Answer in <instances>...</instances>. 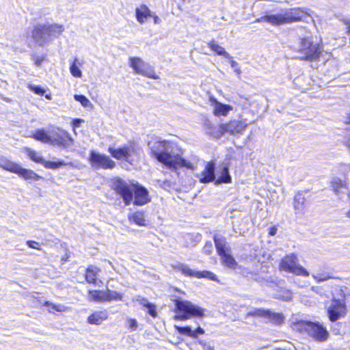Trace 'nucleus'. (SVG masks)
Masks as SVG:
<instances>
[{
  "mask_svg": "<svg viewBox=\"0 0 350 350\" xmlns=\"http://www.w3.org/2000/svg\"><path fill=\"white\" fill-rule=\"evenodd\" d=\"M151 154L160 163L170 170L178 167H186L194 170L197 168L199 159L197 156H191L185 159L180 156L181 150L178 146L167 140L151 142L148 143Z\"/></svg>",
  "mask_w": 350,
  "mask_h": 350,
  "instance_id": "1",
  "label": "nucleus"
},
{
  "mask_svg": "<svg viewBox=\"0 0 350 350\" xmlns=\"http://www.w3.org/2000/svg\"><path fill=\"white\" fill-rule=\"evenodd\" d=\"M111 187L123 199L126 205L133 200L136 205L142 206L150 201L148 190L138 184H133L120 178L111 180Z\"/></svg>",
  "mask_w": 350,
  "mask_h": 350,
  "instance_id": "2",
  "label": "nucleus"
},
{
  "mask_svg": "<svg viewBox=\"0 0 350 350\" xmlns=\"http://www.w3.org/2000/svg\"><path fill=\"white\" fill-rule=\"evenodd\" d=\"M308 17L304 10L299 8H293L282 10L276 14H270L257 18L255 22H267L273 25H281L299 21H305Z\"/></svg>",
  "mask_w": 350,
  "mask_h": 350,
  "instance_id": "3",
  "label": "nucleus"
},
{
  "mask_svg": "<svg viewBox=\"0 0 350 350\" xmlns=\"http://www.w3.org/2000/svg\"><path fill=\"white\" fill-rule=\"evenodd\" d=\"M64 31L62 25L53 24H38L32 31V38L34 42L40 46L48 45L53 40L58 38Z\"/></svg>",
  "mask_w": 350,
  "mask_h": 350,
  "instance_id": "4",
  "label": "nucleus"
},
{
  "mask_svg": "<svg viewBox=\"0 0 350 350\" xmlns=\"http://www.w3.org/2000/svg\"><path fill=\"white\" fill-rule=\"evenodd\" d=\"M295 50L299 59L312 62L319 59L323 49L319 44L314 43L308 37L301 38Z\"/></svg>",
  "mask_w": 350,
  "mask_h": 350,
  "instance_id": "5",
  "label": "nucleus"
},
{
  "mask_svg": "<svg viewBox=\"0 0 350 350\" xmlns=\"http://www.w3.org/2000/svg\"><path fill=\"white\" fill-rule=\"evenodd\" d=\"M175 312L176 314L174 319L178 321H185L192 317H202L204 309L187 300L176 299Z\"/></svg>",
  "mask_w": 350,
  "mask_h": 350,
  "instance_id": "6",
  "label": "nucleus"
},
{
  "mask_svg": "<svg viewBox=\"0 0 350 350\" xmlns=\"http://www.w3.org/2000/svg\"><path fill=\"white\" fill-rule=\"evenodd\" d=\"M297 329L305 331L308 334L319 342H323L329 338V332L327 328L319 322L300 321L296 325Z\"/></svg>",
  "mask_w": 350,
  "mask_h": 350,
  "instance_id": "7",
  "label": "nucleus"
},
{
  "mask_svg": "<svg viewBox=\"0 0 350 350\" xmlns=\"http://www.w3.org/2000/svg\"><path fill=\"white\" fill-rule=\"evenodd\" d=\"M280 269L297 275L308 276L309 272L298 263V258L294 254L285 256L280 263Z\"/></svg>",
  "mask_w": 350,
  "mask_h": 350,
  "instance_id": "8",
  "label": "nucleus"
},
{
  "mask_svg": "<svg viewBox=\"0 0 350 350\" xmlns=\"http://www.w3.org/2000/svg\"><path fill=\"white\" fill-rule=\"evenodd\" d=\"M327 313L331 321H336L346 314L345 295L342 290H340L339 298L336 299L334 297L332 299L331 304L327 309Z\"/></svg>",
  "mask_w": 350,
  "mask_h": 350,
  "instance_id": "9",
  "label": "nucleus"
},
{
  "mask_svg": "<svg viewBox=\"0 0 350 350\" xmlns=\"http://www.w3.org/2000/svg\"><path fill=\"white\" fill-rule=\"evenodd\" d=\"M129 64L136 74L141 75L152 79H159L158 75L155 74L153 66L144 62L142 58L138 57H131L129 59Z\"/></svg>",
  "mask_w": 350,
  "mask_h": 350,
  "instance_id": "10",
  "label": "nucleus"
},
{
  "mask_svg": "<svg viewBox=\"0 0 350 350\" xmlns=\"http://www.w3.org/2000/svg\"><path fill=\"white\" fill-rule=\"evenodd\" d=\"M88 161L91 167L94 169H113L116 167V163L109 156L101 154L95 150H91Z\"/></svg>",
  "mask_w": 350,
  "mask_h": 350,
  "instance_id": "11",
  "label": "nucleus"
},
{
  "mask_svg": "<svg viewBox=\"0 0 350 350\" xmlns=\"http://www.w3.org/2000/svg\"><path fill=\"white\" fill-rule=\"evenodd\" d=\"M73 143L72 138L64 130L57 129L50 132V144L64 148H69Z\"/></svg>",
  "mask_w": 350,
  "mask_h": 350,
  "instance_id": "12",
  "label": "nucleus"
},
{
  "mask_svg": "<svg viewBox=\"0 0 350 350\" xmlns=\"http://www.w3.org/2000/svg\"><path fill=\"white\" fill-rule=\"evenodd\" d=\"M174 267L182 272L186 276L195 277L197 278H208L213 281H217V275L209 271H197L192 270L188 265L183 263H178Z\"/></svg>",
  "mask_w": 350,
  "mask_h": 350,
  "instance_id": "13",
  "label": "nucleus"
},
{
  "mask_svg": "<svg viewBox=\"0 0 350 350\" xmlns=\"http://www.w3.org/2000/svg\"><path fill=\"white\" fill-rule=\"evenodd\" d=\"M133 151V148L131 146H124L118 148L109 147L108 148V152L113 158L118 160H125L126 161H129V157Z\"/></svg>",
  "mask_w": 350,
  "mask_h": 350,
  "instance_id": "14",
  "label": "nucleus"
},
{
  "mask_svg": "<svg viewBox=\"0 0 350 350\" xmlns=\"http://www.w3.org/2000/svg\"><path fill=\"white\" fill-rule=\"evenodd\" d=\"M196 176L199 178L200 182L202 183L214 181L215 179L214 163H207L204 170L200 174H198Z\"/></svg>",
  "mask_w": 350,
  "mask_h": 350,
  "instance_id": "15",
  "label": "nucleus"
},
{
  "mask_svg": "<svg viewBox=\"0 0 350 350\" xmlns=\"http://www.w3.org/2000/svg\"><path fill=\"white\" fill-rule=\"evenodd\" d=\"M245 126L238 120H232L226 124H221V131H223V135L228 133L230 135H235L241 133Z\"/></svg>",
  "mask_w": 350,
  "mask_h": 350,
  "instance_id": "16",
  "label": "nucleus"
},
{
  "mask_svg": "<svg viewBox=\"0 0 350 350\" xmlns=\"http://www.w3.org/2000/svg\"><path fill=\"white\" fill-rule=\"evenodd\" d=\"M213 240L219 256L226 252H230V247L228 244L224 237L221 235H215Z\"/></svg>",
  "mask_w": 350,
  "mask_h": 350,
  "instance_id": "17",
  "label": "nucleus"
},
{
  "mask_svg": "<svg viewBox=\"0 0 350 350\" xmlns=\"http://www.w3.org/2000/svg\"><path fill=\"white\" fill-rule=\"evenodd\" d=\"M108 318V312L106 310L94 312L87 319V322L91 325H100Z\"/></svg>",
  "mask_w": 350,
  "mask_h": 350,
  "instance_id": "18",
  "label": "nucleus"
},
{
  "mask_svg": "<svg viewBox=\"0 0 350 350\" xmlns=\"http://www.w3.org/2000/svg\"><path fill=\"white\" fill-rule=\"evenodd\" d=\"M213 107V113L216 116H227L232 107L229 105L223 104L218 102L215 98H211Z\"/></svg>",
  "mask_w": 350,
  "mask_h": 350,
  "instance_id": "19",
  "label": "nucleus"
},
{
  "mask_svg": "<svg viewBox=\"0 0 350 350\" xmlns=\"http://www.w3.org/2000/svg\"><path fill=\"white\" fill-rule=\"evenodd\" d=\"M152 16V12L148 7L144 4L140 5L135 9V16L137 22L141 25L144 24L147 19Z\"/></svg>",
  "mask_w": 350,
  "mask_h": 350,
  "instance_id": "20",
  "label": "nucleus"
},
{
  "mask_svg": "<svg viewBox=\"0 0 350 350\" xmlns=\"http://www.w3.org/2000/svg\"><path fill=\"white\" fill-rule=\"evenodd\" d=\"M175 328L179 334L186 335L193 338H196L199 334L201 335L204 334V330L201 327H198L195 330H192L189 326L181 327L175 325Z\"/></svg>",
  "mask_w": 350,
  "mask_h": 350,
  "instance_id": "21",
  "label": "nucleus"
},
{
  "mask_svg": "<svg viewBox=\"0 0 350 350\" xmlns=\"http://www.w3.org/2000/svg\"><path fill=\"white\" fill-rule=\"evenodd\" d=\"M221 124L218 126L213 125L210 120H206L204 122V130L206 133L214 138H219L223 135V131H221Z\"/></svg>",
  "mask_w": 350,
  "mask_h": 350,
  "instance_id": "22",
  "label": "nucleus"
},
{
  "mask_svg": "<svg viewBox=\"0 0 350 350\" xmlns=\"http://www.w3.org/2000/svg\"><path fill=\"white\" fill-rule=\"evenodd\" d=\"M21 166L5 157H0V167L10 172L18 174Z\"/></svg>",
  "mask_w": 350,
  "mask_h": 350,
  "instance_id": "23",
  "label": "nucleus"
},
{
  "mask_svg": "<svg viewBox=\"0 0 350 350\" xmlns=\"http://www.w3.org/2000/svg\"><path fill=\"white\" fill-rule=\"evenodd\" d=\"M17 174L26 180H38L42 178V176L37 174L33 170L23 168L22 167H20Z\"/></svg>",
  "mask_w": 350,
  "mask_h": 350,
  "instance_id": "24",
  "label": "nucleus"
},
{
  "mask_svg": "<svg viewBox=\"0 0 350 350\" xmlns=\"http://www.w3.org/2000/svg\"><path fill=\"white\" fill-rule=\"evenodd\" d=\"M223 265L231 269H236L238 264L230 252H226L219 256Z\"/></svg>",
  "mask_w": 350,
  "mask_h": 350,
  "instance_id": "25",
  "label": "nucleus"
},
{
  "mask_svg": "<svg viewBox=\"0 0 350 350\" xmlns=\"http://www.w3.org/2000/svg\"><path fill=\"white\" fill-rule=\"evenodd\" d=\"M135 300L136 301H137L139 304H141L142 306H144V307H146L147 309H148V313L152 316V317H156L157 315V312H156V308H155V306L153 305L151 303H149L148 299L145 297H143L142 296H137L135 298Z\"/></svg>",
  "mask_w": 350,
  "mask_h": 350,
  "instance_id": "26",
  "label": "nucleus"
},
{
  "mask_svg": "<svg viewBox=\"0 0 350 350\" xmlns=\"http://www.w3.org/2000/svg\"><path fill=\"white\" fill-rule=\"evenodd\" d=\"M129 219L139 226H145L144 213L142 211H136L129 215Z\"/></svg>",
  "mask_w": 350,
  "mask_h": 350,
  "instance_id": "27",
  "label": "nucleus"
},
{
  "mask_svg": "<svg viewBox=\"0 0 350 350\" xmlns=\"http://www.w3.org/2000/svg\"><path fill=\"white\" fill-rule=\"evenodd\" d=\"M208 45L217 55L224 56L228 59H232L230 54L225 51L224 48L216 44L214 41L208 42Z\"/></svg>",
  "mask_w": 350,
  "mask_h": 350,
  "instance_id": "28",
  "label": "nucleus"
},
{
  "mask_svg": "<svg viewBox=\"0 0 350 350\" xmlns=\"http://www.w3.org/2000/svg\"><path fill=\"white\" fill-rule=\"evenodd\" d=\"M91 299L98 302L105 301L106 291L92 290L89 291Z\"/></svg>",
  "mask_w": 350,
  "mask_h": 350,
  "instance_id": "29",
  "label": "nucleus"
},
{
  "mask_svg": "<svg viewBox=\"0 0 350 350\" xmlns=\"http://www.w3.org/2000/svg\"><path fill=\"white\" fill-rule=\"evenodd\" d=\"M99 271L96 267H90L86 270L85 280L90 284L96 282V273Z\"/></svg>",
  "mask_w": 350,
  "mask_h": 350,
  "instance_id": "30",
  "label": "nucleus"
},
{
  "mask_svg": "<svg viewBox=\"0 0 350 350\" xmlns=\"http://www.w3.org/2000/svg\"><path fill=\"white\" fill-rule=\"evenodd\" d=\"M33 137L36 140L40 141L45 144H50V133L48 134L44 130H38L33 135Z\"/></svg>",
  "mask_w": 350,
  "mask_h": 350,
  "instance_id": "31",
  "label": "nucleus"
},
{
  "mask_svg": "<svg viewBox=\"0 0 350 350\" xmlns=\"http://www.w3.org/2000/svg\"><path fill=\"white\" fill-rule=\"evenodd\" d=\"M266 318L274 324H281L284 321V317L282 314L272 312L267 310Z\"/></svg>",
  "mask_w": 350,
  "mask_h": 350,
  "instance_id": "32",
  "label": "nucleus"
},
{
  "mask_svg": "<svg viewBox=\"0 0 350 350\" xmlns=\"http://www.w3.org/2000/svg\"><path fill=\"white\" fill-rule=\"evenodd\" d=\"M122 297L123 295L121 293L117 292L116 291L109 290L108 288L106 290L105 301H122Z\"/></svg>",
  "mask_w": 350,
  "mask_h": 350,
  "instance_id": "33",
  "label": "nucleus"
},
{
  "mask_svg": "<svg viewBox=\"0 0 350 350\" xmlns=\"http://www.w3.org/2000/svg\"><path fill=\"white\" fill-rule=\"evenodd\" d=\"M312 277L317 283L323 282L329 279L335 278V277L332 275L328 272H317L312 274Z\"/></svg>",
  "mask_w": 350,
  "mask_h": 350,
  "instance_id": "34",
  "label": "nucleus"
},
{
  "mask_svg": "<svg viewBox=\"0 0 350 350\" xmlns=\"http://www.w3.org/2000/svg\"><path fill=\"white\" fill-rule=\"evenodd\" d=\"M306 199L301 193H297L294 198V208L297 211H301L304 208Z\"/></svg>",
  "mask_w": 350,
  "mask_h": 350,
  "instance_id": "35",
  "label": "nucleus"
},
{
  "mask_svg": "<svg viewBox=\"0 0 350 350\" xmlns=\"http://www.w3.org/2000/svg\"><path fill=\"white\" fill-rule=\"evenodd\" d=\"M231 182V177L229 174V170L228 167H224L221 170V176L218 178L217 180L216 181L217 183H230Z\"/></svg>",
  "mask_w": 350,
  "mask_h": 350,
  "instance_id": "36",
  "label": "nucleus"
},
{
  "mask_svg": "<svg viewBox=\"0 0 350 350\" xmlns=\"http://www.w3.org/2000/svg\"><path fill=\"white\" fill-rule=\"evenodd\" d=\"M44 167L48 169H52L55 170L57 169L62 166L66 165V163L63 161H48L46 160H43V162L42 163Z\"/></svg>",
  "mask_w": 350,
  "mask_h": 350,
  "instance_id": "37",
  "label": "nucleus"
},
{
  "mask_svg": "<svg viewBox=\"0 0 350 350\" xmlns=\"http://www.w3.org/2000/svg\"><path fill=\"white\" fill-rule=\"evenodd\" d=\"M26 152L29 157L34 162L41 164L42 163L44 159H42L40 154L36 152L31 148H26Z\"/></svg>",
  "mask_w": 350,
  "mask_h": 350,
  "instance_id": "38",
  "label": "nucleus"
},
{
  "mask_svg": "<svg viewBox=\"0 0 350 350\" xmlns=\"http://www.w3.org/2000/svg\"><path fill=\"white\" fill-rule=\"evenodd\" d=\"M74 98L75 100L79 101L83 107L92 108L93 107L90 100L83 95L75 94Z\"/></svg>",
  "mask_w": 350,
  "mask_h": 350,
  "instance_id": "39",
  "label": "nucleus"
},
{
  "mask_svg": "<svg viewBox=\"0 0 350 350\" xmlns=\"http://www.w3.org/2000/svg\"><path fill=\"white\" fill-rule=\"evenodd\" d=\"M345 186V184L338 178H334L332 180V187L336 194L340 193V189Z\"/></svg>",
  "mask_w": 350,
  "mask_h": 350,
  "instance_id": "40",
  "label": "nucleus"
},
{
  "mask_svg": "<svg viewBox=\"0 0 350 350\" xmlns=\"http://www.w3.org/2000/svg\"><path fill=\"white\" fill-rule=\"evenodd\" d=\"M77 62H78L77 59H75L74 60L73 63L70 66V73L72 74V75L73 77L80 78L82 75V73H81V70L77 66Z\"/></svg>",
  "mask_w": 350,
  "mask_h": 350,
  "instance_id": "41",
  "label": "nucleus"
},
{
  "mask_svg": "<svg viewBox=\"0 0 350 350\" xmlns=\"http://www.w3.org/2000/svg\"><path fill=\"white\" fill-rule=\"evenodd\" d=\"M267 313V310H264L261 308L255 309L254 310L250 311L248 312V316H255V317H264L266 318Z\"/></svg>",
  "mask_w": 350,
  "mask_h": 350,
  "instance_id": "42",
  "label": "nucleus"
},
{
  "mask_svg": "<svg viewBox=\"0 0 350 350\" xmlns=\"http://www.w3.org/2000/svg\"><path fill=\"white\" fill-rule=\"evenodd\" d=\"M44 306L50 307L51 309L57 311V312H63L66 310V307L64 305L62 304H55L53 303H51L49 301H46L44 303Z\"/></svg>",
  "mask_w": 350,
  "mask_h": 350,
  "instance_id": "43",
  "label": "nucleus"
},
{
  "mask_svg": "<svg viewBox=\"0 0 350 350\" xmlns=\"http://www.w3.org/2000/svg\"><path fill=\"white\" fill-rule=\"evenodd\" d=\"M29 88L38 95L42 96L45 93V90L38 85H29Z\"/></svg>",
  "mask_w": 350,
  "mask_h": 350,
  "instance_id": "44",
  "label": "nucleus"
},
{
  "mask_svg": "<svg viewBox=\"0 0 350 350\" xmlns=\"http://www.w3.org/2000/svg\"><path fill=\"white\" fill-rule=\"evenodd\" d=\"M213 248V244L211 241H207L204 247L203 252L206 254H210Z\"/></svg>",
  "mask_w": 350,
  "mask_h": 350,
  "instance_id": "45",
  "label": "nucleus"
},
{
  "mask_svg": "<svg viewBox=\"0 0 350 350\" xmlns=\"http://www.w3.org/2000/svg\"><path fill=\"white\" fill-rule=\"evenodd\" d=\"M27 245L29 247H31V248L36 249V250H41V248L40 247V243L36 242V241H27Z\"/></svg>",
  "mask_w": 350,
  "mask_h": 350,
  "instance_id": "46",
  "label": "nucleus"
},
{
  "mask_svg": "<svg viewBox=\"0 0 350 350\" xmlns=\"http://www.w3.org/2000/svg\"><path fill=\"white\" fill-rule=\"evenodd\" d=\"M129 326L130 328L133 329H135L137 327V321L134 319H129Z\"/></svg>",
  "mask_w": 350,
  "mask_h": 350,
  "instance_id": "47",
  "label": "nucleus"
},
{
  "mask_svg": "<svg viewBox=\"0 0 350 350\" xmlns=\"http://www.w3.org/2000/svg\"><path fill=\"white\" fill-rule=\"evenodd\" d=\"M33 59H34L35 64L37 66H40L42 62L44 61V57H40V56H35Z\"/></svg>",
  "mask_w": 350,
  "mask_h": 350,
  "instance_id": "48",
  "label": "nucleus"
},
{
  "mask_svg": "<svg viewBox=\"0 0 350 350\" xmlns=\"http://www.w3.org/2000/svg\"><path fill=\"white\" fill-rule=\"evenodd\" d=\"M311 289L312 291H314L321 295L323 294V293L322 292L323 286H312Z\"/></svg>",
  "mask_w": 350,
  "mask_h": 350,
  "instance_id": "49",
  "label": "nucleus"
},
{
  "mask_svg": "<svg viewBox=\"0 0 350 350\" xmlns=\"http://www.w3.org/2000/svg\"><path fill=\"white\" fill-rule=\"evenodd\" d=\"M150 17L153 18L154 24H156V25L161 24V20L156 14H154V13H152V16H150Z\"/></svg>",
  "mask_w": 350,
  "mask_h": 350,
  "instance_id": "50",
  "label": "nucleus"
},
{
  "mask_svg": "<svg viewBox=\"0 0 350 350\" xmlns=\"http://www.w3.org/2000/svg\"><path fill=\"white\" fill-rule=\"evenodd\" d=\"M286 295H283L282 297V299L285 301H288L291 299V293L288 291H287L286 293Z\"/></svg>",
  "mask_w": 350,
  "mask_h": 350,
  "instance_id": "51",
  "label": "nucleus"
},
{
  "mask_svg": "<svg viewBox=\"0 0 350 350\" xmlns=\"http://www.w3.org/2000/svg\"><path fill=\"white\" fill-rule=\"evenodd\" d=\"M82 122H83V120L81 119H75L72 122V124L75 127H79Z\"/></svg>",
  "mask_w": 350,
  "mask_h": 350,
  "instance_id": "52",
  "label": "nucleus"
},
{
  "mask_svg": "<svg viewBox=\"0 0 350 350\" xmlns=\"http://www.w3.org/2000/svg\"><path fill=\"white\" fill-rule=\"evenodd\" d=\"M230 59V65L232 66V68H234V69L237 68V66H238V63L234 60H232V59Z\"/></svg>",
  "mask_w": 350,
  "mask_h": 350,
  "instance_id": "53",
  "label": "nucleus"
},
{
  "mask_svg": "<svg viewBox=\"0 0 350 350\" xmlns=\"http://www.w3.org/2000/svg\"><path fill=\"white\" fill-rule=\"evenodd\" d=\"M346 123L350 124V112H349V116L347 118V120L346 121ZM347 143L348 146L350 147V136L348 137Z\"/></svg>",
  "mask_w": 350,
  "mask_h": 350,
  "instance_id": "54",
  "label": "nucleus"
},
{
  "mask_svg": "<svg viewBox=\"0 0 350 350\" xmlns=\"http://www.w3.org/2000/svg\"><path fill=\"white\" fill-rule=\"evenodd\" d=\"M199 344L201 345L203 347V349H205L206 347V342L202 340H200L198 341Z\"/></svg>",
  "mask_w": 350,
  "mask_h": 350,
  "instance_id": "55",
  "label": "nucleus"
},
{
  "mask_svg": "<svg viewBox=\"0 0 350 350\" xmlns=\"http://www.w3.org/2000/svg\"><path fill=\"white\" fill-rule=\"evenodd\" d=\"M276 230H277V229L273 228L271 230V231L269 232V234L273 236L275 234Z\"/></svg>",
  "mask_w": 350,
  "mask_h": 350,
  "instance_id": "56",
  "label": "nucleus"
},
{
  "mask_svg": "<svg viewBox=\"0 0 350 350\" xmlns=\"http://www.w3.org/2000/svg\"><path fill=\"white\" fill-rule=\"evenodd\" d=\"M234 72H235L238 75H239L241 74V71L240 68H235V69H234Z\"/></svg>",
  "mask_w": 350,
  "mask_h": 350,
  "instance_id": "57",
  "label": "nucleus"
},
{
  "mask_svg": "<svg viewBox=\"0 0 350 350\" xmlns=\"http://www.w3.org/2000/svg\"><path fill=\"white\" fill-rule=\"evenodd\" d=\"M45 98H46V99H48V100H50L52 99V97H51V94H46V95H45Z\"/></svg>",
  "mask_w": 350,
  "mask_h": 350,
  "instance_id": "58",
  "label": "nucleus"
},
{
  "mask_svg": "<svg viewBox=\"0 0 350 350\" xmlns=\"http://www.w3.org/2000/svg\"><path fill=\"white\" fill-rule=\"evenodd\" d=\"M209 348H213V347H211V345L206 344V347H205V349H204V350H209Z\"/></svg>",
  "mask_w": 350,
  "mask_h": 350,
  "instance_id": "59",
  "label": "nucleus"
},
{
  "mask_svg": "<svg viewBox=\"0 0 350 350\" xmlns=\"http://www.w3.org/2000/svg\"><path fill=\"white\" fill-rule=\"evenodd\" d=\"M209 348H213V347H211V345L206 344V347H205V349H204V350H209Z\"/></svg>",
  "mask_w": 350,
  "mask_h": 350,
  "instance_id": "60",
  "label": "nucleus"
},
{
  "mask_svg": "<svg viewBox=\"0 0 350 350\" xmlns=\"http://www.w3.org/2000/svg\"><path fill=\"white\" fill-rule=\"evenodd\" d=\"M347 216H348V217H350V210L348 211V213H347Z\"/></svg>",
  "mask_w": 350,
  "mask_h": 350,
  "instance_id": "61",
  "label": "nucleus"
},
{
  "mask_svg": "<svg viewBox=\"0 0 350 350\" xmlns=\"http://www.w3.org/2000/svg\"><path fill=\"white\" fill-rule=\"evenodd\" d=\"M209 350H214V348H209Z\"/></svg>",
  "mask_w": 350,
  "mask_h": 350,
  "instance_id": "62",
  "label": "nucleus"
}]
</instances>
